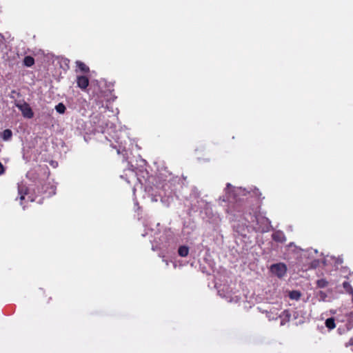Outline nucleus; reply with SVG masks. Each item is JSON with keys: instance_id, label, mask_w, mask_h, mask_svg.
Instances as JSON below:
<instances>
[{"instance_id": "obj_20", "label": "nucleus", "mask_w": 353, "mask_h": 353, "mask_svg": "<svg viewBox=\"0 0 353 353\" xmlns=\"http://www.w3.org/2000/svg\"><path fill=\"white\" fill-rule=\"evenodd\" d=\"M5 172V167L0 162V175H2Z\"/></svg>"}, {"instance_id": "obj_22", "label": "nucleus", "mask_w": 353, "mask_h": 353, "mask_svg": "<svg viewBox=\"0 0 353 353\" xmlns=\"http://www.w3.org/2000/svg\"><path fill=\"white\" fill-rule=\"evenodd\" d=\"M234 227L237 228V231L243 234V229L239 228V225H234Z\"/></svg>"}, {"instance_id": "obj_13", "label": "nucleus", "mask_w": 353, "mask_h": 353, "mask_svg": "<svg viewBox=\"0 0 353 353\" xmlns=\"http://www.w3.org/2000/svg\"><path fill=\"white\" fill-rule=\"evenodd\" d=\"M325 326L329 330H332L336 327L334 319V318H329L325 321Z\"/></svg>"}, {"instance_id": "obj_16", "label": "nucleus", "mask_w": 353, "mask_h": 353, "mask_svg": "<svg viewBox=\"0 0 353 353\" xmlns=\"http://www.w3.org/2000/svg\"><path fill=\"white\" fill-rule=\"evenodd\" d=\"M23 62L25 65L30 67L34 63V60L32 57L28 56L25 57Z\"/></svg>"}, {"instance_id": "obj_29", "label": "nucleus", "mask_w": 353, "mask_h": 353, "mask_svg": "<svg viewBox=\"0 0 353 353\" xmlns=\"http://www.w3.org/2000/svg\"><path fill=\"white\" fill-rule=\"evenodd\" d=\"M0 37L2 39L3 38V36L1 34H0Z\"/></svg>"}, {"instance_id": "obj_25", "label": "nucleus", "mask_w": 353, "mask_h": 353, "mask_svg": "<svg viewBox=\"0 0 353 353\" xmlns=\"http://www.w3.org/2000/svg\"><path fill=\"white\" fill-rule=\"evenodd\" d=\"M55 194L54 189L53 188H52V191L49 193V194Z\"/></svg>"}, {"instance_id": "obj_21", "label": "nucleus", "mask_w": 353, "mask_h": 353, "mask_svg": "<svg viewBox=\"0 0 353 353\" xmlns=\"http://www.w3.org/2000/svg\"><path fill=\"white\" fill-rule=\"evenodd\" d=\"M353 345V338L350 339L349 341L347 343L346 346Z\"/></svg>"}, {"instance_id": "obj_11", "label": "nucleus", "mask_w": 353, "mask_h": 353, "mask_svg": "<svg viewBox=\"0 0 353 353\" xmlns=\"http://www.w3.org/2000/svg\"><path fill=\"white\" fill-rule=\"evenodd\" d=\"M179 255L181 257H185L188 255L189 248L188 246L181 245L178 250Z\"/></svg>"}, {"instance_id": "obj_26", "label": "nucleus", "mask_w": 353, "mask_h": 353, "mask_svg": "<svg viewBox=\"0 0 353 353\" xmlns=\"http://www.w3.org/2000/svg\"><path fill=\"white\" fill-rule=\"evenodd\" d=\"M343 263V260H342L341 259H338V260H337V263H338V264H341V263Z\"/></svg>"}, {"instance_id": "obj_4", "label": "nucleus", "mask_w": 353, "mask_h": 353, "mask_svg": "<svg viewBox=\"0 0 353 353\" xmlns=\"http://www.w3.org/2000/svg\"><path fill=\"white\" fill-rule=\"evenodd\" d=\"M18 193L19 195L20 200L21 201L23 200H26V199H27V201H29L30 202H32L34 201V197L32 196H31L29 192V189L23 183L19 184Z\"/></svg>"}, {"instance_id": "obj_14", "label": "nucleus", "mask_w": 353, "mask_h": 353, "mask_svg": "<svg viewBox=\"0 0 353 353\" xmlns=\"http://www.w3.org/2000/svg\"><path fill=\"white\" fill-rule=\"evenodd\" d=\"M56 111L59 114H63L65 112V106L63 103H59L55 106Z\"/></svg>"}, {"instance_id": "obj_8", "label": "nucleus", "mask_w": 353, "mask_h": 353, "mask_svg": "<svg viewBox=\"0 0 353 353\" xmlns=\"http://www.w3.org/2000/svg\"><path fill=\"white\" fill-rule=\"evenodd\" d=\"M272 239L277 242H284L285 241V236L283 232L281 231H276L272 234Z\"/></svg>"}, {"instance_id": "obj_23", "label": "nucleus", "mask_w": 353, "mask_h": 353, "mask_svg": "<svg viewBox=\"0 0 353 353\" xmlns=\"http://www.w3.org/2000/svg\"><path fill=\"white\" fill-rule=\"evenodd\" d=\"M128 172H130L131 176H135L133 170H129Z\"/></svg>"}, {"instance_id": "obj_1", "label": "nucleus", "mask_w": 353, "mask_h": 353, "mask_svg": "<svg viewBox=\"0 0 353 353\" xmlns=\"http://www.w3.org/2000/svg\"><path fill=\"white\" fill-rule=\"evenodd\" d=\"M243 226H245L248 230L252 229L255 231L261 232H268L271 228L270 221L268 219L257 214L254 211L253 214L251 212H245L243 214L241 219L239 220Z\"/></svg>"}, {"instance_id": "obj_15", "label": "nucleus", "mask_w": 353, "mask_h": 353, "mask_svg": "<svg viewBox=\"0 0 353 353\" xmlns=\"http://www.w3.org/2000/svg\"><path fill=\"white\" fill-rule=\"evenodd\" d=\"M12 133L10 130H5L2 134V139L5 141L9 140L12 137Z\"/></svg>"}, {"instance_id": "obj_28", "label": "nucleus", "mask_w": 353, "mask_h": 353, "mask_svg": "<svg viewBox=\"0 0 353 353\" xmlns=\"http://www.w3.org/2000/svg\"><path fill=\"white\" fill-rule=\"evenodd\" d=\"M165 262L166 265H168V261H165Z\"/></svg>"}, {"instance_id": "obj_18", "label": "nucleus", "mask_w": 353, "mask_h": 353, "mask_svg": "<svg viewBox=\"0 0 353 353\" xmlns=\"http://www.w3.org/2000/svg\"><path fill=\"white\" fill-rule=\"evenodd\" d=\"M317 297L320 301H326L327 295L325 292L320 291L317 294Z\"/></svg>"}, {"instance_id": "obj_9", "label": "nucleus", "mask_w": 353, "mask_h": 353, "mask_svg": "<svg viewBox=\"0 0 353 353\" xmlns=\"http://www.w3.org/2000/svg\"><path fill=\"white\" fill-rule=\"evenodd\" d=\"M279 318L281 319V325H283L287 322L290 321V314L289 311L284 310L281 312V314L279 315Z\"/></svg>"}, {"instance_id": "obj_10", "label": "nucleus", "mask_w": 353, "mask_h": 353, "mask_svg": "<svg viewBox=\"0 0 353 353\" xmlns=\"http://www.w3.org/2000/svg\"><path fill=\"white\" fill-rule=\"evenodd\" d=\"M76 65L78 68V69L84 73H87L89 72V68L83 62L80 61H76Z\"/></svg>"}, {"instance_id": "obj_19", "label": "nucleus", "mask_w": 353, "mask_h": 353, "mask_svg": "<svg viewBox=\"0 0 353 353\" xmlns=\"http://www.w3.org/2000/svg\"><path fill=\"white\" fill-rule=\"evenodd\" d=\"M316 285L321 288H325L327 285V281L325 279H319L316 281Z\"/></svg>"}, {"instance_id": "obj_27", "label": "nucleus", "mask_w": 353, "mask_h": 353, "mask_svg": "<svg viewBox=\"0 0 353 353\" xmlns=\"http://www.w3.org/2000/svg\"><path fill=\"white\" fill-rule=\"evenodd\" d=\"M157 200H158V199H157V198H156V196H153V197H152V201H157Z\"/></svg>"}, {"instance_id": "obj_2", "label": "nucleus", "mask_w": 353, "mask_h": 353, "mask_svg": "<svg viewBox=\"0 0 353 353\" xmlns=\"http://www.w3.org/2000/svg\"><path fill=\"white\" fill-rule=\"evenodd\" d=\"M248 192L245 189L241 187H232L230 183H228L225 188L226 197L223 196V201L232 202L233 201L240 200L241 195L245 196Z\"/></svg>"}, {"instance_id": "obj_3", "label": "nucleus", "mask_w": 353, "mask_h": 353, "mask_svg": "<svg viewBox=\"0 0 353 353\" xmlns=\"http://www.w3.org/2000/svg\"><path fill=\"white\" fill-rule=\"evenodd\" d=\"M270 270L272 274L278 278H283L287 273V266L283 263H278L272 264L270 268Z\"/></svg>"}, {"instance_id": "obj_24", "label": "nucleus", "mask_w": 353, "mask_h": 353, "mask_svg": "<svg viewBox=\"0 0 353 353\" xmlns=\"http://www.w3.org/2000/svg\"><path fill=\"white\" fill-rule=\"evenodd\" d=\"M51 165H52L54 168H55V167H57V162L52 161V162H51Z\"/></svg>"}, {"instance_id": "obj_17", "label": "nucleus", "mask_w": 353, "mask_h": 353, "mask_svg": "<svg viewBox=\"0 0 353 353\" xmlns=\"http://www.w3.org/2000/svg\"><path fill=\"white\" fill-rule=\"evenodd\" d=\"M343 287L347 293L353 294V288L350 284V283H348L347 281H344L343 283Z\"/></svg>"}, {"instance_id": "obj_5", "label": "nucleus", "mask_w": 353, "mask_h": 353, "mask_svg": "<svg viewBox=\"0 0 353 353\" xmlns=\"http://www.w3.org/2000/svg\"><path fill=\"white\" fill-rule=\"evenodd\" d=\"M16 106L21 111L23 116L28 119L33 117V112L28 103L26 102H19Z\"/></svg>"}, {"instance_id": "obj_6", "label": "nucleus", "mask_w": 353, "mask_h": 353, "mask_svg": "<svg viewBox=\"0 0 353 353\" xmlns=\"http://www.w3.org/2000/svg\"><path fill=\"white\" fill-rule=\"evenodd\" d=\"M216 287L217 288L219 294L221 296L225 298L228 300V301L232 302V301H238V299L236 296L235 297V299H234L233 298L231 297V296L230 294V291L228 290V288H226V289L225 290L224 288H220V287L217 286L216 285Z\"/></svg>"}, {"instance_id": "obj_12", "label": "nucleus", "mask_w": 353, "mask_h": 353, "mask_svg": "<svg viewBox=\"0 0 353 353\" xmlns=\"http://www.w3.org/2000/svg\"><path fill=\"white\" fill-rule=\"evenodd\" d=\"M301 296V294L299 291L297 290H293L290 292L289 296L292 300H299Z\"/></svg>"}, {"instance_id": "obj_7", "label": "nucleus", "mask_w": 353, "mask_h": 353, "mask_svg": "<svg viewBox=\"0 0 353 353\" xmlns=\"http://www.w3.org/2000/svg\"><path fill=\"white\" fill-rule=\"evenodd\" d=\"M77 86L82 90H85L89 85V79L85 76H78L77 78Z\"/></svg>"}]
</instances>
